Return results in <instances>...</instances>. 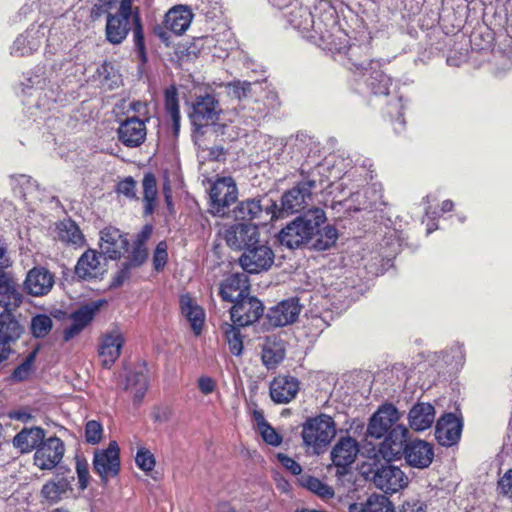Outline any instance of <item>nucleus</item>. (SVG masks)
Here are the masks:
<instances>
[{
    "label": "nucleus",
    "mask_w": 512,
    "mask_h": 512,
    "mask_svg": "<svg viewBox=\"0 0 512 512\" xmlns=\"http://www.w3.org/2000/svg\"><path fill=\"white\" fill-rule=\"evenodd\" d=\"M227 93L238 100L248 96L251 90V83L246 81H235L226 85Z\"/></svg>",
    "instance_id": "8fccbe9b"
},
{
    "label": "nucleus",
    "mask_w": 512,
    "mask_h": 512,
    "mask_svg": "<svg viewBox=\"0 0 512 512\" xmlns=\"http://www.w3.org/2000/svg\"><path fill=\"white\" fill-rule=\"evenodd\" d=\"M35 359V352L29 354L26 359L14 370L12 377L18 381L27 379L32 370Z\"/></svg>",
    "instance_id": "864d4df0"
},
{
    "label": "nucleus",
    "mask_w": 512,
    "mask_h": 512,
    "mask_svg": "<svg viewBox=\"0 0 512 512\" xmlns=\"http://www.w3.org/2000/svg\"><path fill=\"white\" fill-rule=\"evenodd\" d=\"M259 432L263 438V440L272 446H279L282 443V437L279 435L276 430L271 427L269 424L263 425L259 429Z\"/></svg>",
    "instance_id": "6e6d98bb"
},
{
    "label": "nucleus",
    "mask_w": 512,
    "mask_h": 512,
    "mask_svg": "<svg viewBox=\"0 0 512 512\" xmlns=\"http://www.w3.org/2000/svg\"><path fill=\"white\" fill-rule=\"evenodd\" d=\"M409 426L415 431H424L435 421V409L429 403H417L409 411Z\"/></svg>",
    "instance_id": "7c9ffc66"
},
{
    "label": "nucleus",
    "mask_w": 512,
    "mask_h": 512,
    "mask_svg": "<svg viewBox=\"0 0 512 512\" xmlns=\"http://www.w3.org/2000/svg\"><path fill=\"white\" fill-rule=\"evenodd\" d=\"M406 463L413 468H428L434 458V450L431 444L424 440L415 439L406 443L403 455Z\"/></svg>",
    "instance_id": "4be33fe9"
},
{
    "label": "nucleus",
    "mask_w": 512,
    "mask_h": 512,
    "mask_svg": "<svg viewBox=\"0 0 512 512\" xmlns=\"http://www.w3.org/2000/svg\"><path fill=\"white\" fill-rule=\"evenodd\" d=\"M275 254L272 248L260 240L247 248L239 258L240 266L248 273L267 271L274 263Z\"/></svg>",
    "instance_id": "6e6552de"
},
{
    "label": "nucleus",
    "mask_w": 512,
    "mask_h": 512,
    "mask_svg": "<svg viewBox=\"0 0 512 512\" xmlns=\"http://www.w3.org/2000/svg\"><path fill=\"white\" fill-rule=\"evenodd\" d=\"M128 240L117 228H105L100 233L101 253L109 259H117L126 251Z\"/></svg>",
    "instance_id": "5701e85b"
},
{
    "label": "nucleus",
    "mask_w": 512,
    "mask_h": 512,
    "mask_svg": "<svg viewBox=\"0 0 512 512\" xmlns=\"http://www.w3.org/2000/svg\"><path fill=\"white\" fill-rule=\"evenodd\" d=\"M391 84V78L382 72H377L369 81V86L376 95H388Z\"/></svg>",
    "instance_id": "de8ad7c7"
},
{
    "label": "nucleus",
    "mask_w": 512,
    "mask_h": 512,
    "mask_svg": "<svg viewBox=\"0 0 512 512\" xmlns=\"http://www.w3.org/2000/svg\"><path fill=\"white\" fill-rule=\"evenodd\" d=\"M44 34L40 30H28L14 41L11 53L15 56H26L38 50Z\"/></svg>",
    "instance_id": "72a5a7b5"
},
{
    "label": "nucleus",
    "mask_w": 512,
    "mask_h": 512,
    "mask_svg": "<svg viewBox=\"0 0 512 512\" xmlns=\"http://www.w3.org/2000/svg\"><path fill=\"white\" fill-rule=\"evenodd\" d=\"M65 452L64 443L58 437L43 440L34 453V464L41 470H52L62 460Z\"/></svg>",
    "instance_id": "ddd939ff"
},
{
    "label": "nucleus",
    "mask_w": 512,
    "mask_h": 512,
    "mask_svg": "<svg viewBox=\"0 0 512 512\" xmlns=\"http://www.w3.org/2000/svg\"><path fill=\"white\" fill-rule=\"evenodd\" d=\"M53 327V320L46 314H37L31 319L30 330L35 338L46 337Z\"/></svg>",
    "instance_id": "c03bdc74"
},
{
    "label": "nucleus",
    "mask_w": 512,
    "mask_h": 512,
    "mask_svg": "<svg viewBox=\"0 0 512 512\" xmlns=\"http://www.w3.org/2000/svg\"><path fill=\"white\" fill-rule=\"evenodd\" d=\"M238 191L231 177L219 178L210 190V212L218 217L229 215V207L237 199Z\"/></svg>",
    "instance_id": "0eeeda50"
},
{
    "label": "nucleus",
    "mask_w": 512,
    "mask_h": 512,
    "mask_svg": "<svg viewBox=\"0 0 512 512\" xmlns=\"http://www.w3.org/2000/svg\"><path fill=\"white\" fill-rule=\"evenodd\" d=\"M427 506L420 500H412L403 503L400 512H426Z\"/></svg>",
    "instance_id": "0e129e2a"
},
{
    "label": "nucleus",
    "mask_w": 512,
    "mask_h": 512,
    "mask_svg": "<svg viewBox=\"0 0 512 512\" xmlns=\"http://www.w3.org/2000/svg\"><path fill=\"white\" fill-rule=\"evenodd\" d=\"M58 238L64 243L81 246L84 242L79 227L71 220L62 221L58 226Z\"/></svg>",
    "instance_id": "ea45409f"
},
{
    "label": "nucleus",
    "mask_w": 512,
    "mask_h": 512,
    "mask_svg": "<svg viewBox=\"0 0 512 512\" xmlns=\"http://www.w3.org/2000/svg\"><path fill=\"white\" fill-rule=\"evenodd\" d=\"M399 418L400 414L397 408L392 404H385L370 419L367 432L371 437L379 439L395 427Z\"/></svg>",
    "instance_id": "f3484780"
},
{
    "label": "nucleus",
    "mask_w": 512,
    "mask_h": 512,
    "mask_svg": "<svg viewBox=\"0 0 512 512\" xmlns=\"http://www.w3.org/2000/svg\"><path fill=\"white\" fill-rule=\"evenodd\" d=\"M375 486L385 493H395L408 486V476L397 466L383 465L373 476Z\"/></svg>",
    "instance_id": "2eb2a0df"
},
{
    "label": "nucleus",
    "mask_w": 512,
    "mask_h": 512,
    "mask_svg": "<svg viewBox=\"0 0 512 512\" xmlns=\"http://www.w3.org/2000/svg\"><path fill=\"white\" fill-rule=\"evenodd\" d=\"M120 449L116 441H111L106 449L96 450L93 458V469L107 484L109 478L115 477L120 470Z\"/></svg>",
    "instance_id": "1a4fd4ad"
},
{
    "label": "nucleus",
    "mask_w": 512,
    "mask_h": 512,
    "mask_svg": "<svg viewBox=\"0 0 512 512\" xmlns=\"http://www.w3.org/2000/svg\"><path fill=\"white\" fill-rule=\"evenodd\" d=\"M152 235V226L151 225H145L141 232L137 235V238L135 240V244L143 245L145 246L146 241L151 237Z\"/></svg>",
    "instance_id": "338daca9"
},
{
    "label": "nucleus",
    "mask_w": 512,
    "mask_h": 512,
    "mask_svg": "<svg viewBox=\"0 0 512 512\" xmlns=\"http://www.w3.org/2000/svg\"><path fill=\"white\" fill-rule=\"evenodd\" d=\"M313 236L316 237L313 246L317 250L329 249L338 238L337 230L332 226H326L323 230H320L318 227Z\"/></svg>",
    "instance_id": "37998d69"
},
{
    "label": "nucleus",
    "mask_w": 512,
    "mask_h": 512,
    "mask_svg": "<svg viewBox=\"0 0 512 512\" xmlns=\"http://www.w3.org/2000/svg\"><path fill=\"white\" fill-rule=\"evenodd\" d=\"M168 253H167V244L162 241L159 242L156 246L154 256H153V264L155 270L159 271L164 268L167 263Z\"/></svg>",
    "instance_id": "5fc2aeb1"
},
{
    "label": "nucleus",
    "mask_w": 512,
    "mask_h": 512,
    "mask_svg": "<svg viewBox=\"0 0 512 512\" xmlns=\"http://www.w3.org/2000/svg\"><path fill=\"white\" fill-rule=\"evenodd\" d=\"M103 436V427L96 420H90L85 426V440L87 443L95 445L98 444Z\"/></svg>",
    "instance_id": "09e8293b"
},
{
    "label": "nucleus",
    "mask_w": 512,
    "mask_h": 512,
    "mask_svg": "<svg viewBox=\"0 0 512 512\" xmlns=\"http://www.w3.org/2000/svg\"><path fill=\"white\" fill-rule=\"evenodd\" d=\"M125 389L133 396L134 403H140L148 389L147 376L142 372L129 374Z\"/></svg>",
    "instance_id": "4c0bfd02"
},
{
    "label": "nucleus",
    "mask_w": 512,
    "mask_h": 512,
    "mask_svg": "<svg viewBox=\"0 0 512 512\" xmlns=\"http://www.w3.org/2000/svg\"><path fill=\"white\" fill-rule=\"evenodd\" d=\"M220 107L218 100L210 94L196 97L189 113L192 124L200 129L214 123L218 119Z\"/></svg>",
    "instance_id": "f8f14e48"
},
{
    "label": "nucleus",
    "mask_w": 512,
    "mask_h": 512,
    "mask_svg": "<svg viewBox=\"0 0 512 512\" xmlns=\"http://www.w3.org/2000/svg\"><path fill=\"white\" fill-rule=\"evenodd\" d=\"M349 512H394V509L386 496L372 494L364 502L351 504Z\"/></svg>",
    "instance_id": "c9c22d12"
},
{
    "label": "nucleus",
    "mask_w": 512,
    "mask_h": 512,
    "mask_svg": "<svg viewBox=\"0 0 512 512\" xmlns=\"http://www.w3.org/2000/svg\"><path fill=\"white\" fill-rule=\"evenodd\" d=\"M165 109L167 114L170 115L175 129H177L180 122V110L175 87H170L165 91Z\"/></svg>",
    "instance_id": "a18cd8bd"
},
{
    "label": "nucleus",
    "mask_w": 512,
    "mask_h": 512,
    "mask_svg": "<svg viewBox=\"0 0 512 512\" xmlns=\"http://www.w3.org/2000/svg\"><path fill=\"white\" fill-rule=\"evenodd\" d=\"M263 313L264 307L261 301L248 295L238 299L230 309L232 322L241 327L253 324Z\"/></svg>",
    "instance_id": "9b49d317"
},
{
    "label": "nucleus",
    "mask_w": 512,
    "mask_h": 512,
    "mask_svg": "<svg viewBox=\"0 0 512 512\" xmlns=\"http://www.w3.org/2000/svg\"><path fill=\"white\" fill-rule=\"evenodd\" d=\"M277 457L282 466L289 470L293 475H299L302 472V467L292 458L282 453H279Z\"/></svg>",
    "instance_id": "052dcab7"
},
{
    "label": "nucleus",
    "mask_w": 512,
    "mask_h": 512,
    "mask_svg": "<svg viewBox=\"0 0 512 512\" xmlns=\"http://www.w3.org/2000/svg\"><path fill=\"white\" fill-rule=\"evenodd\" d=\"M144 214L151 215L156 207L157 183L153 174L148 173L142 181Z\"/></svg>",
    "instance_id": "58836bf2"
},
{
    "label": "nucleus",
    "mask_w": 512,
    "mask_h": 512,
    "mask_svg": "<svg viewBox=\"0 0 512 512\" xmlns=\"http://www.w3.org/2000/svg\"><path fill=\"white\" fill-rule=\"evenodd\" d=\"M24 295L14 277L0 267V306L4 312L0 314V362L10 353V342L20 337L21 326L14 318L12 311L21 306Z\"/></svg>",
    "instance_id": "f257e3e1"
},
{
    "label": "nucleus",
    "mask_w": 512,
    "mask_h": 512,
    "mask_svg": "<svg viewBox=\"0 0 512 512\" xmlns=\"http://www.w3.org/2000/svg\"><path fill=\"white\" fill-rule=\"evenodd\" d=\"M193 14L184 6H176L170 9L164 19V27L176 35L184 33L191 24Z\"/></svg>",
    "instance_id": "2f4dec72"
},
{
    "label": "nucleus",
    "mask_w": 512,
    "mask_h": 512,
    "mask_svg": "<svg viewBox=\"0 0 512 512\" xmlns=\"http://www.w3.org/2000/svg\"><path fill=\"white\" fill-rule=\"evenodd\" d=\"M133 266L128 262H124L121 270L117 273L113 280V286L117 287L124 283L125 280L129 278V271Z\"/></svg>",
    "instance_id": "69168bd1"
},
{
    "label": "nucleus",
    "mask_w": 512,
    "mask_h": 512,
    "mask_svg": "<svg viewBox=\"0 0 512 512\" xmlns=\"http://www.w3.org/2000/svg\"><path fill=\"white\" fill-rule=\"evenodd\" d=\"M101 254L89 249L79 258L75 273L82 279H92L101 276L105 272V264L101 262Z\"/></svg>",
    "instance_id": "cd10ccee"
},
{
    "label": "nucleus",
    "mask_w": 512,
    "mask_h": 512,
    "mask_svg": "<svg viewBox=\"0 0 512 512\" xmlns=\"http://www.w3.org/2000/svg\"><path fill=\"white\" fill-rule=\"evenodd\" d=\"M289 22L310 40L327 41L329 35L321 22H316L308 7H298L290 12Z\"/></svg>",
    "instance_id": "9d476101"
},
{
    "label": "nucleus",
    "mask_w": 512,
    "mask_h": 512,
    "mask_svg": "<svg viewBox=\"0 0 512 512\" xmlns=\"http://www.w3.org/2000/svg\"><path fill=\"white\" fill-rule=\"evenodd\" d=\"M498 489L512 498V469L508 470L498 482Z\"/></svg>",
    "instance_id": "680f3d73"
},
{
    "label": "nucleus",
    "mask_w": 512,
    "mask_h": 512,
    "mask_svg": "<svg viewBox=\"0 0 512 512\" xmlns=\"http://www.w3.org/2000/svg\"><path fill=\"white\" fill-rule=\"evenodd\" d=\"M359 452L358 443L352 437H341L331 451V460L337 467V474L344 475L346 468L356 459Z\"/></svg>",
    "instance_id": "aec40b11"
},
{
    "label": "nucleus",
    "mask_w": 512,
    "mask_h": 512,
    "mask_svg": "<svg viewBox=\"0 0 512 512\" xmlns=\"http://www.w3.org/2000/svg\"><path fill=\"white\" fill-rule=\"evenodd\" d=\"M315 187L316 182L314 180L306 179L285 192L281 199V208H277L276 218L304 210L311 200L312 190Z\"/></svg>",
    "instance_id": "423d86ee"
},
{
    "label": "nucleus",
    "mask_w": 512,
    "mask_h": 512,
    "mask_svg": "<svg viewBox=\"0 0 512 512\" xmlns=\"http://www.w3.org/2000/svg\"><path fill=\"white\" fill-rule=\"evenodd\" d=\"M299 390V382L291 376L275 377L270 384V396L275 403L285 404L294 399Z\"/></svg>",
    "instance_id": "a878e982"
},
{
    "label": "nucleus",
    "mask_w": 512,
    "mask_h": 512,
    "mask_svg": "<svg viewBox=\"0 0 512 512\" xmlns=\"http://www.w3.org/2000/svg\"><path fill=\"white\" fill-rule=\"evenodd\" d=\"M301 311L298 300L291 298L271 308L267 314L269 323L275 327L286 326L296 321Z\"/></svg>",
    "instance_id": "b1692460"
},
{
    "label": "nucleus",
    "mask_w": 512,
    "mask_h": 512,
    "mask_svg": "<svg viewBox=\"0 0 512 512\" xmlns=\"http://www.w3.org/2000/svg\"><path fill=\"white\" fill-rule=\"evenodd\" d=\"M45 437L44 430L40 427L25 428L21 430L13 439V445L21 453H28L37 449Z\"/></svg>",
    "instance_id": "f704fd0d"
},
{
    "label": "nucleus",
    "mask_w": 512,
    "mask_h": 512,
    "mask_svg": "<svg viewBox=\"0 0 512 512\" xmlns=\"http://www.w3.org/2000/svg\"><path fill=\"white\" fill-rule=\"evenodd\" d=\"M69 490V482L65 478L50 480L41 489V497L48 503L59 502Z\"/></svg>",
    "instance_id": "e433bc0d"
},
{
    "label": "nucleus",
    "mask_w": 512,
    "mask_h": 512,
    "mask_svg": "<svg viewBox=\"0 0 512 512\" xmlns=\"http://www.w3.org/2000/svg\"><path fill=\"white\" fill-rule=\"evenodd\" d=\"M180 307L182 315L190 323L194 333L199 335L205 320L204 310L188 294L180 297Z\"/></svg>",
    "instance_id": "473e14b6"
},
{
    "label": "nucleus",
    "mask_w": 512,
    "mask_h": 512,
    "mask_svg": "<svg viewBox=\"0 0 512 512\" xmlns=\"http://www.w3.org/2000/svg\"><path fill=\"white\" fill-rule=\"evenodd\" d=\"M99 306L88 304L80 307L71 315V324L64 330V340L69 341L77 336L94 318Z\"/></svg>",
    "instance_id": "c756f323"
},
{
    "label": "nucleus",
    "mask_w": 512,
    "mask_h": 512,
    "mask_svg": "<svg viewBox=\"0 0 512 512\" xmlns=\"http://www.w3.org/2000/svg\"><path fill=\"white\" fill-rule=\"evenodd\" d=\"M0 264L2 265L1 267L9 266V259L7 257V245L1 237H0Z\"/></svg>",
    "instance_id": "774afa93"
},
{
    "label": "nucleus",
    "mask_w": 512,
    "mask_h": 512,
    "mask_svg": "<svg viewBox=\"0 0 512 512\" xmlns=\"http://www.w3.org/2000/svg\"><path fill=\"white\" fill-rule=\"evenodd\" d=\"M408 429L403 425H395L389 431L384 441L380 443L378 455L390 462L401 459L406 449Z\"/></svg>",
    "instance_id": "4468645a"
},
{
    "label": "nucleus",
    "mask_w": 512,
    "mask_h": 512,
    "mask_svg": "<svg viewBox=\"0 0 512 512\" xmlns=\"http://www.w3.org/2000/svg\"><path fill=\"white\" fill-rule=\"evenodd\" d=\"M222 330L230 352L235 356H240L243 351V340L240 330L229 323H224L222 325Z\"/></svg>",
    "instance_id": "a19ab883"
},
{
    "label": "nucleus",
    "mask_w": 512,
    "mask_h": 512,
    "mask_svg": "<svg viewBox=\"0 0 512 512\" xmlns=\"http://www.w3.org/2000/svg\"><path fill=\"white\" fill-rule=\"evenodd\" d=\"M198 388L204 395H208L214 392L216 382L209 376H201L198 379Z\"/></svg>",
    "instance_id": "e2e57ef3"
},
{
    "label": "nucleus",
    "mask_w": 512,
    "mask_h": 512,
    "mask_svg": "<svg viewBox=\"0 0 512 512\" xmlns=\"http://www.w3.org/2000/svg\"><path fill=\"white\" fill-rule=\"evenodd\" d=\"M148 256V252L145 246L135 244L132 251L131 258L127 261L133 267H138L144 263Z\"/></svg>",
    "instance_id": "13d9d810"
},
{
    "label": "nucleus",
    "mask_w": 512,
    "mask_h": 512,
    "mask_svg": "<svg viewBox=\"0 0 512 512\" xmlns=\"http://www.w3.org/2000/svg\"><path fill=\"white\" fill-rule=\"evenodd\" d=\"M248 289V277L244 273H235L221 284L219 294L224 301L236 302L247 295Z\"/></svg>",
    "instance_id": "c85d7f7f"
},
{
    "label": "nucleus",
    "mask_w": 512,
    "mask_h": 512,
    "mask_svg": "<svg viewBox=\"0 0 512 512\" xmlns=\"http://www.w3.org/2000/svg\"><path fill=\"white\" fill-rule=\"evenodd\" d=\"M135 461L137 466L145 472L152 471L155 467V458L153 454L145 448H140L138 450Z\"/></svg>",
    "instance_id": "603ef678"
},
{
    "label": "nucleus",
    "mask_w": 512,
    "mask_h": 512,
    "mask_svg": "<svg viewBox=\"0 0 512 512\" xmlns=\"http://www.w3.org/2000/svg\"><path fill=\"white\" fill-rule=\"evenodd\" d=\"M335 434V422L326 414L307 419L301 433L304 444L311 447L316 454L331 442Z\"/></svg>",
    "instance_id": "20e7f679"
},
{
    "label": "nucleus",
    "mask_w": 512,
    "mask_h": 512,
    "mask_svg": "<svg viewBox=\"0 0 512 512\" xmlns=\"http://www.w3.org/2000/svg\"><path fill=\"white\" fill-rule=\"evenodd\" d=\"M117 135L119 141L128 148L141 146L147 135L145 120L137 116L128 117L120 123Z\"/></svg>",
    "instance_id": "a211bd4d"
},
{
    "label": "nucleus",
    "mask_w": 512,
    "mask_h": 512,
    "mask_svg": "<svg viewBox=\"0 0 512 512\" xmlns=\"http://www.w3.org/2000/svg\"><path fill=\"white\" fill-rule=\"evenodd\" d=\"M15 485V479L6 469L0 467V496L10 492Z\"/></svg>",
    "instance_id": "bf43d9fd"
},
{
    "label": "nucleus",
    "mask_w": 512,
    "mask_h": 512,
    "mask_svg": "<svg viewBox=\"0 0 512 512\" xmlns=\"http://www.w3.org/2000/svg\"><path fill=\"white\" fill-rule=\"evenodd\" d=\"M277 204L270 198L248 199L241 201L233 210L236 220H258L265 224L276 218Z\"/></svg>",
    "instance_id": "39448f33"
},
{
    "label": "nucleus",
    "mask_w": 512,
    "mask_h": 512,
    "mask_svg": "<svg viewBox=\"0 0 512 512\" xmlns=\"http://www.w3.org/2000/svg\"><path fill=\"white\" fill-rule=\"evenodd\" d=\"M97 75L100 83L104 86H107L109 89H113L118 85L119 75L113 64L110 62H103L97 68Z\"/></svg>",
    "instance_id": "49530a36"
},
{
    "label": "nucleus",
    "mask_w": 512,
    "mask_h": 512,
    "mask_svg": "<svg viewBox=\"0 0 512 512\" xmlns=\"http://www.w3.org/2000/svg\"><path fill=\"white\" fill-rule=\"evenodd\" d=\"M326 220L325 212L315 208L306 213L303 217H297L279 233V241L282 245L293 249L308 242Z\"/></svg>",
    "instance_id": "7ed1b4c3"
},
{
    "label": "nucleus",
    "mask_w": 512,
    "mask_h": 512,
    "mask_svg": "<svg viewBox=\"0 0 512 512\" xmlns=\"http://www.w3.org/2000/svg\"><path fill=\"white\" fill-rule=\"evenodd\" d=\"M115 0H97L91 8V18L98 20L103 15L113 14L111 11L115 7Z\"/></svg>",
    "instance_id": "3c124183"
},
{
    "label": "nucleus",
    "mask_w": 512,
    "mask_h": 512,
    "mask_svg": "<svg viewBox=\"0 0 512 512\" xmlns=\"http://www.w3.org/2000/svg\"><path fill=\"white\" fill-rule=\"evenodd\" d=\"M285 358L284 342L276 335L266 336L261 344V360L268 369H275Z\"/></svg>",
    "instance_id": "bb28decb"
},
{
    "label": "nucleus",
    "mask_w": 512,
    "mask_h": 512,
    "mask_svg": "<svg viewBox=\"0 0 512 512\" xmlns=\"http://www.w3.org/2000/svg\"><path fill=\"white\" fill-rule=\"evenodd\" d=\"M461 430V421L452 413H448L437 421L435 436L442 446H451L459 440Z\"/></svg>",
    "instance_id": "393cba45"
},
{
    "label": "nucleus",
    "mask_w": 512,
    "mask_h": 512,
    "mask_svg": "<svg viewBox=\"0 0 512 512\" xmlns=\"http://www.w3.org/2000/svg\"><path fill=\"white\" fill-rule=\"evenodd\" d=\"M124 342V336L118 328L101 336L98 351L104 367L110 368L120 357Z\"/></svg>",
    "instance_id": "6ab92c4d"
},
{
    "label": "nucleus",
    "mask_w": 512,
    "mask_h": 512,
    "mask_svg": "<svg viewBox=\"0 0 512 512\" xmlns=\"http://www.w3.org/2000/svg\"><path fill=\"white\" fill-rule=\"evenodd\" d=\"M300 483L303 487L307 488L309 491L315 493L316 495L323 499H329L334 496L333 488L323 483L316 477L303 476L300 479Z\"/></svg>",
    "instance_id": "79ce46f5"
},
{
    "label": "nucleus",
    "mask_w": 512,
    "mask_h": 512,
    "mask_svg": "<svg viewBox=\"0 0 512 512\" xmlns=\"http://www.w3.org/2000/svg\"><path fill=\"white\" fill-rule=\"evenodd\" d=\"M259 230L255 224L238 223L225 231V241L235 250H247L259 241Z\"/></svg>",
    "instance_id": "dca6fc26"
},
{
    "label": "nucleus",
    "mask_w": 512,
    "mask_h": 512,
    "mask_svg": "<svg viewBox=\"0 0 512 512\" xmlns=\"http://www.w3.org/2000/svg\"><path fill=\"white\" fill-rule=\"evenodd\" d=\"M55 283L54 275L44 267H34L24 280L25 291L34 297L47 295Z\"/></svg>",
    "instance_id": "412c9836"
},
{
    "label": "nucleus",
    "mask_w": 512,
    "mask_h": 512,
    "mask_svg": "<svg viewBox=\"0 0 512 512\" xmlns=\"http://www.w3.org/2000/svg\"><path fill=\"white\" fill-rule=\"evenodd\" d=\"M117 192L127 198H136V181L132 177H126L117 185Z\"/></svg>",
    "instance_id": "4d7b16f0"
},
{
    "label": "nucleus",
    "mask_w": 512,
    "mask_h": 512,
    "mask_svg": "<svg viewBox=\"0 0 512 512\" xmlns=\"http://www.w3.org/2000/svg\"><path fill=\"white\" fill-rule=\"evenodd\" d=\"M132 23L135 48L142 62L146 61L143 27L137 14H132L131 0H121L118 10L108 14L106 19V39L113 45L121 44L127 37Z\"/></svg>",
    "instance_id": "f03ea898"
}]
</instances>
